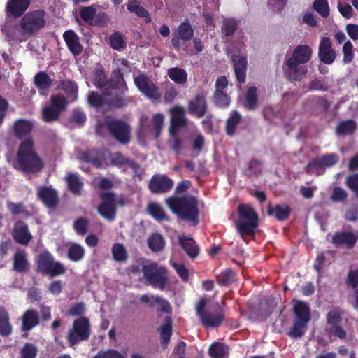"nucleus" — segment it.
<instances>
[{
	"mask_svg": "<svg viewBox=\"0 0 358 358\" xmlns=\"http://www.w3.org/2000/svg\"><path fill=\"white\" fill-rule=\"evenodd\" d=\"M164 122V116L162 113L155 114L151 120L147 115H142L140 117L139 128L137 131L138 137L151 136L157 138L161 135Z\"/></svg>",
	"mask_w": 358,
	"mask_h": 358,
	"instance_id": "obj_9",
	"label": "nucleus"
},
{
	"mask_svg": "<svg viewBox=\"0 0 358 358\" xmlns=\"http://www.w3.org/2000/svg\"><path fill=\"white\" fill-rule=\"evenodd\" d=\"M238 22L234 19H225L222 24V31L225 36H233L238 29Z\"/></svg>",
	"mask_w": 358,
	"mask_h": 358,
	"instance_id": "obj_60",
	"label": "nucleus"
},
{
	"mask_svg": "<svg viewBox=\"0 0 358 358\" xmlns=\"http://www.w3.org/2000/svg\"><path fill=\"white\" fill-rule=\"evenodd\" d=\"M178 243L186 254L192 259L196 258L199 254V247L191 237L180 236Z\"/></svg>",
	"mask_w": 358,
	"mask_h": 358,
	"instance_id": "obj_30",
	"label": "nucleus"
},
{
	"mask_svg": "<svg viewBox=\"0 0 358 358\" xmlns=\"http://www.w3.org/2000/svg\"><path fill=\"white\" fill-rule=\"evenodd\" d=\"M36 271L52 277L66 273L65 266L59 261H55L53 255L45 250L41 252L36 259Z\"/></svg>",
	"mask_w": 358,
	"mask_h": 358,
	"instance_id": "obj_7",
	"label": "nucleus"
},
{
	"mask_svg": "<svg viewBox=\"0 0 358 358\" xmlns=\"http://www.w3.org/2000/svg\"><path fill=\"white\" fill-rule=\"evenodd\" d=\"M348 198L347 192L343 188L336 186L333 188L330 195V200L335 203L345 202Z\"/></svg>",
	"mask_w": 358,
	"mask_h": 358,
	"instance_id": "obj_63",
	"label": "nucleus"
},
{
	"mask_svg": "<svg viewBox=\"0 0 358 358\" xmlns=\"http://www.w3.org/2000/svg\"><path fill=\"white\" fill-rule=\"evenodd\" d=\"M115 196L113 192L102 193L100 195L101 203L97 207L99 214L109 221L115 219L117 213Z\"/></svg>",
	"mask_w": 358,
	"mask_h": 358,
	"instance_id": "obj_14",
	"label": "nucleus"
},
{
	"mask_svg": "<svg viewBox=\"0 0 358 358\" xmlns=\"http://www.w3.org/2000/svg\"><path fill=\"white\" fill-rule=\"evenodd\" d=\"M358 240V231H336L331 238V243L336 246L345 245L348 249L355 247Z\"/></svg>",
	"mask_w": 358,
	"mask_h": 358,
	"instance_id": "obj_18",
	"label": "nucleus"
},
{
	"mask_svg": "<svg viewBox=\"0 0 358 358\" xmlns=\"http://www.w3.org/2000/svg\"><path fill=\"white\" fill-rule=\"evenodd\" d=\"M12 236L17 243L23 245H27L33 238L28 225L22 220H18L15 223Z\"/></svg>",
	"mask_w": 358,
	"mask_h": 358,
	"instance_id": "obj_19",
	"label": "nucleus"
},
{
	"mask_svg": "<svg viewBox=\"0 0 358 358\" xmlns=\"http://www.w3.org/2000/svg\"><path fill=\"white\" fill-rule=\"evenodd\" d=\"M342 310L339 308L331 309L326 315L327 323L329 327L341 324L342 321Z\"/></svg>",
	"mask_w": 358,
	"mask_h": 358,
	"instance_id": "obj_54",
	"label": "nucleus"
},
{
	"mask_svg": "<svg viewBox=\"0 0 358 358\" xmlns=\"http://www.w3.org/2000/svg\"><path fill=\"white\" fill-rule=\"evenodd\" d=\"M38 199L50 208H55L59 203L57 191L52 186H41L38 190Z\"/></svg>",
	"mask_w": 358,
	"mask_h": 358,
	"instance_id": "obj_21",
	"label": "nucleus"
},
{
	"mask_svg": "<svg viewBox=\"0 0 358 358\" xmlns=\"http://www.w3.org/2000/svg\"><path fill=\"white\" fill-rule=\"evenodd\" d=\"M188 110L199 118L205 115L207 111V102L206 95L203 92L196 94L195 97L189 102Z\"/></svg>",
	"mask_w": 358,
	"mask_h": 358,
	"instance_id": "obj_22",
	"label": "nucleus"
},
{
	"mask_svg": "<svg viewBox=\"0 0 358 358\" xmlns=\"http://www.w3.org/2000/svg\"><path fill=\"white\" fill-rule=\"evenodd\" d=\"M110 45L115 50L120 51L126 47V42L124 40L122 34L119 31H115L110 36Z\"/></svg>",
	"mask_w": 358,
	"mask_h": 358,
	"instance_id": "obj_58",
	"label": "nucleus"
},
{
	"mask_svg": "<svg viewBox=\"0 0 358 358\" xmlns=\"http://www.w3.org/2000/svg\"><path fill=\"white\" fill-rule=\"evenodd\" d=\"M127 10L135 13L139 17H143L146 23L151 22V17L148 11L139 4L136 0H129Z\"/></svg>",
	"mask_w": 358,
	"mask_h": 358,
	"instance_id": "obj_36",
	"label": "nucleus"
},
{
	"mask_svg": "<svg viewBox=\"0 0 358 358\" xmlns=\"http://www.w3.org/2000/svg\"><path fill=\"white\" fill-rule=\"evenodd\" d=\"M33 126L30 121L20 119L14 124V131L18 138H22L27 136L32 130Z\"/></svg>",
	"mask_w": 358,
	"mask_h": 358,
	"instance_id": "obj_37",
	"label": "nucleus"
},
{
	"mask_svg": "<svg viewBox=\"0 0 358 358\" xmlns=\"http://www.w3.org/2000/svg\"><path fill=\"white\" fill-rule=\"evenodd\" d=\"M243 106L248 110H254L258 105L257 89L255 86L250 87L245 93Z\"/></svg>",
	"mask_w": 358,
	"mask_h": 358,
	"instance_id": "obj_35",
	"label": "nucleus"
},
{
	"mask_svg": "<svg viewBox=\"0 0 358 358\" xmlns=\"http://www.w3.org/2000/svg\"><path fill=\"white\" fill-rule=\"evenodd\" d=\"M92 83L96 87L99 89L103 88L108 85L109 80L102 67L94 70Z\"/></svg>",
	"mask_w": 358,
	"mask_h": 358,
	"instance_id": "obj_48",
	"label": "nucleus"
},
{
	"mask_svg": "<svg viewBox=\"0 0 358 358\" xmlns=\"http://www.w3.org/2000/svg\"><path fill=\"white\" fill-rule=\"evenodd\" d=\"M201 324L206 328H216L220 326L224 319L223 310H220L216 313L210 311L203 313L200 317Z\"/></svg>",
	"mask_w": 358,
	"mask_h": 358,
	"instance_id": "obj_25",
	"label": "nucleus"
},
{
	"mask_svg": "<svg viewBox=\"0 0 358 358\" xmlns=\"http://www.w3.org/2000/svg\"><path fill=\"white\" fill-rule=\"evenodd\" d=\"M307 323L294 320L293 326L287 332V335L294 339L302 337L306 331Z\"/></svg>",
	"mask_w": 358,
	"mask_h": 358,
	"instance_id": "obj_53",
	"label": "nucleus"
},
{
	"mask_svg": "<svg viewBox=\"0 0 358 358\" xmlns=\"http://www.w3.org/2000/svg\"><path fill=\"white\" fill-rule=\"evenodd\" d=\"M85 255L84 248L77 243H73L69 248L67 257L69 259L73 262L80 261Z\"/></svg>",
	"mask_w": 358,
	"mask_h": 358,
	"instance_id": "obj_52",
	"label": "nucleus"
},
{
	"mask_svg": "<svg viewBox=\"0 0 358 358\" xmlns=\"http://www.w3.org/2000/svg\"><path fill=\"white\" fill-rule=\"evenodd\" d=\"M293 311L296 321L308 323L310 320V309L308 304L303 301L294 299Z\"/></svg>",
	"mask_w": 358,
	"mask_h": 358,
	"instance_id": "obj_28",
	"label": "nucleus"
},
{
	"mask_svg": "<svg viewBox=\"0 0 358 358\" xmlns=\"http://www.w3.org/2000/svg\"><path fill=\"white\" fill-rule=\"evenodd\" d=\"M44 166L43 162L34 150L31 140L23 141L17 152L15 169L27 173H36L41 171Z\"/></svg>",
	"mask_w": 358,
	"mask_h": 358,
	"instance_id": "obj_3",
	"label": "nucleus"
},
{
	"mask_svg": "<svg viewBox=\"0 0 358 358\" xmlns=\"http://www.w3.org/2000/svg\"><path fill=\"white\" fill-rule=\"evenodd\" d=\"M313 8L322 17L327 18L329 15V6L327 0H315Z\"/></svg>",
	"mask_w": 358,
	"mask_h": 358,
	"instance_id": "obj_59",
	"label": "nucleus"
},
{
	"mask_svg": "<svg viewBox=\"0 0 358 358\" xmlns=\"http://www.w3.org/2000/svg\"><path fill=\"white\" fill-rule=\"evenodd\" d=\"M87 101L91 106L96 108L107 106L106 94H99L95 92H90L87 96Z\"/></svg>",
	"mask_w": 358,
	"mask_h": 358,
	"instance_id": "obj_49",
	"label": "nucleus"
},
{
	"mask_svg": "<svg viewBox=\"0 0 358 358\" xmlns=\"http://www.w3.org/2000/svg\"><path fill=\"white\" fill-rule=\"evenodd\" d=\"M13 327L10 321V315L6 308L0 304V335L7 337L12 334Z\"/></svg>",
	"mask_w": 358,
	"mask_h": 358,
	"instance_id": "obj_34",
	"label": "nucleus"
},
{
	"mask_svg": "<svg viewBox=\"0 0 358 358\" xmlns=\"http://www.w3.org/2000/svg\"><path fill=\"white\" fill-rule=\"evenodd\" d=\"M105 127L110 136L122 145H127L131 139V127L124 120L106 117Z\"/></svg>",
	"mask_w": 358,
	"mask_h": 358,
	"instance_id": "obj_6",
	"label": "nucleus"
},
{
	"mask_svg": "<svg viewBox=\"0 0 358 358\" xmlns=\"http://www.w3.org/2000/svg\"><path fill=\"white\" fill-rule=\"evenodd\" d=\"M172 320L170 317L165 318L164 324L159 327L161 343L166 345L172 335Z\"/></svg>",
	"mask_w": 358,
	"mask_h": 358,
	"instance_id": "obj_47",
	"label": "nucleus"
},
{
	"mask_svg": "<svg viewBox=\"0 0 358 358\" xmlns=\"http://www.w3.org/2000/svg\"><path fill=\"white\" fill-rule=\"evenodd\" d=\"M65 180L71 192L74 194H80L83 184L77 174L70 173L66 176Z\"/></svg>",
	"mask_w": 358,
	"mask_h": 358,
	"instance_id": "obj_39",
	"label": "nucleus"
},
{
	"mask_svg": "<svg viewBox=\"0 0 358 358\" xmlns=\"http://www.w3.org/2000/svg\"><path fill=\"white\" fill-rule=\"evenodd\" d=\"M111 251L113 257L116 262H124L128 258L127 252L122 243H114Z\"/></svg>",
	"mask_w": 358,
	"mask_h": 358,
	"instance_id": "obj_55",
	"label": "nucleus"
},
{
	"mask_svg": "<svg viewBox=\"0 0 358 358\" xmlns=\"http://www.w3.org/2000/svg\"><path fill=\"white\" fill-rule=\"evenodd\" d=\"M30 5V0H8L6 4V13L14 17H21Z\"/></svg>",
	"mask_w": 358,
	"mask_h": 358,
	"instance_id": "obj_24",
	"label": "nucleus"
},
{
	"mask_svg": "<svg viewBox=\"0 0 358 358\" xmlns=\"http://www.w3.org/2000/svg\"><path fill=\"white\" fill-rule=\"evenodd\" d=\"M262 171V162L257 159H252L248 164V169L246 170L245 174L248 177L257 176Z\"/></svg>",
	"mask_w": 358,
	"mask_h": 358,
	"instance_id": "obj_62",
	"label": "nucleus"
},
{
	"mask_svg": "<svg viewBox=\"0 0 358 358\" xmlns=\"http://www.w3.org/2000/svg\"><path fill=\"white\" fill-rule=\"evenodd\" d=\"M148 213L158 222L168 221L169 217L162 207L157 203H150L148 206Z\"/></svg>",
	"mask_w": 358,
	"mask_h": 358,
	"instance_id": "obj_46",
	"label": "nucleus"
},
{
	"mask_svg": "<svg viewBox=\"0 0 358 358\" xmlns=\"http://www.w3.org/2000/svg\"><path fill=\"white\" fill-rule=\"evenodd\" d=\"M128 102L124 94L120 93V94H117L108 99H107V106L110 108L118 109L126 106Z\"/></svg>",
	"mask_w": 358,
	"mask_h": 358,
	"instance_id": "obj_56",
	"label": "nucleus"
},
{
	"mask_svg": "<svg viewBox=\"0 0 358 358\" xmlns=\"http://www.w3.org/2000/svg\"><path fill=\"white\" fill-rule=\"evenodd\" d=\"M168 76L171 80L177 84L183 85L187 80V73L185 70L179 67H172L168 70Z\"/></svg>",
	"mask_w": 358,
	"mask_h": 358,
	"instance_id": "obj_45",
	"label": "nucleus"
},
{
	"mask_svg": "<svg viewBox=\"0 0 358 358\" xmlns=\"http://www.w3.org/2000/svg\"><path fill=\"white\" fill-rule=\"evenodd\" d=\"M336 51L332 48L329 38L322 37L319 45L318 57L325 64H331L336 59Z\"/></svg>",
	"mask_w": 358,
	"mask_h": 358,
	"instance_id": "obj_20",
	"label": "nucleus"
},
{
	"mask_svg": "<svg viewBox=\"0 0 358 358\" xmlns=\"http://www.w3.org/2000/svg\"><path fill=\"white\" fill-rule=\"evenodd\" d=\"M64 40L74 56H78L83 52V47L80 43L79 37L73 30L66 31L63 34Z\"/></svg>",
	"mask_w": 358,
	"mask_h": 358,
	"instance_id": "obj_26",
	"label": "nucleus"
},
{
	"mask_svg": "<svg viewBox=\"0 0 358 358\" xmlns=\"http://www.w3.org/2000/svg\"><path fill=\"white\" fill-rule=\"evenodd\" d=\"M166 203L181 220L191 222L193 226L199 224V201L196 197L192 195L172 196L166 199Z\"/></svg>",
	"mask_w": 358,
	"mask_h": 358,
	"instance_id": "obj_2",
	"label": "nucleus"
},
{
	"mask_svg": "<svg viewBox=\"0 0 358 358\" xmlns=\"http://www.w3.org/2000/svg\"><path fill=\"white\" fill-rule=\"evenodd\" d=\"M194 34V29L189 22L185 21L180 23L172 34L171 44L173 48L179 50L181 48L180 41L184 42L190 41Z\"/></svg>",
	"mask_w": 358,
	"mask_h": 358,
	"instance_id": "obj_16",
	"label": "nucleus"
},
{
	"mask_svg": "<svg viewBox=\"0 0 358 358\" xmlns=\"http://www.w3.org/2000/svg\"><path fill=\"white\" fill-rule=\"evenodd\" d=\"M96 13V8L94 5L83 6L79 9V17L87 25L92 26Z\"/></svg>",
	"mask_w": 358,
	"mask_h": 358,
	"instance_id": "obj_44",
	"label": "nucleus"
},
{
	"mask_svg": "<svg viewBox=\"0 0 358 358\" xmlns=\"http://www.w3.org/2000/svg\"><path fill=\"white\" fill-rule=\"evenodd\" d=\"M173 180L164 174H155L150 179L148 189L155 194L169 192L173 187Z\"/></svg>",
	"mask_w": 358,
	"mask_h": 358,
	"instance_id": "obj_15",
	"label": "nucleus"
},
{
	"mask_svg": "<svg viewBox=\"0 0 358 358\" xmlns=\"http://www.w3.org/2000/svg\"><path fill=\"white\" fill-rule=\"evenodd\" d=\"M171 123L174 127H183L186 126V120L185 117V110L182 107L176 106L171 110Z\"/></svg>",
	"mask_w": 358,
	"mask_h": 358,
	"instance_id": "obj_38",
	"label": "nucleus"
},
{
	"mask_svg": "<svg viewBox=\"0 0 358 358\" xmlns=\"http://www.w3.org/2000/svg\"><path fill=\"white\" fill-rule=\"evenodd\" d=\"M229 348L226 344L221 342L212 343L208 350V354L211 358H224L228 353Z\"/></svg>",
	"mask_w": 358,
	"mask_h": 358,
	"instance_id": "obj_43",
	"label": "nucleus"
},
{
	"mask_svg": "<svg viewBox=\"0 0 358 358\" xmlns=\"http://www.w3.org/2000/svg\"><path fill=\"white\" fill-rule=\"evenodd\" d=\"M357 128L356 122L352 120L340 122L336 127V133L338 136H345L353 134Z\"/></svg>",
	"mask_w": 358,
	"mask_h": 358,
	"instance_id": "obj_41",
	"label": "nucleus"
},
{
	"mask_svg": "<svg viewBox=\"0 0 358 358\" xmlns=\"http://www.w3.org/2000/svg\"><path fill=\"white\" fill-rule=\"evenodd\" d=\"M67 105V101L63 96H52L50 104L44 107L42 110L43 120L45 122H52L59 120L62 113L66 110Z\"/></svg>",
	"mask_w": 358,
	"mask_h": 358,
	"instance_id": "obj_11",
	"label": "nucleus"
},
{
	"mask_svg": "<svg viewBox=\"0 0 358 358\" xmlns=\"http://www.w3.org/2000/svg\"><path fill=\"white\" fill-rule=\"evenodd\" d=\"M108 85L113 90H117L120 93L124 94L127 91V86L124 78V75L120 69L113 70Z\"/></svg>",
	"mask_w": 358,
	"mask_h": 358,
	"instance_id": "obj_29",
	"label": "nucleus"
},
{
	"mask_svg": "<svg viewBox=\"0 0 358 358\" xmlns=\"http://www.w3.org/2000/svg\"><path fill=\"white\" fill-rule=\"evenodd\" d=\"M338 160L339 157L336 153L324 154L310 161L306 167V172L309 173L311 170L315 169L332 167L338 162Z\"/></svg>",
	"mask_w": 358,
	"mask_h": 358,
	"instance_id": "obj_17",
	"label": "nucleus"
},
{
	"mask_svg": "<svg viewBox=\"0 0 358 358\" xmlns=\"http://www.w3.org/2000/svg\"><path fill=\"white\" fill-rule=\"evenodd\" d=\"M91 335V324L90 320L86 317H80L74 320L72 327L66 334L69 345L75 348L83 341H87Z\"/></svg>",
	"mask_w": 358,
	"mask_h": 358,
	"instance_id": "obj_8",
	"label": "nucleus"
},
{
	"mask_svg": "<svg viewBox=\"0 0 358 358\" xmlns=\"http://www.w3.org/2000/svg\"><path fill=\"white\" fill-rule=\"evenodd\" d=\"M140 301L143 303L148 304L150 307H153L157 304L159 305L158 311L162 313H171L172 311L171 306L169 301L158 295L145 294L141 296Z\"/></svg>",
	"mask_w": 358,
	"mask_h": 358,
	"instance_id": "obj_23",
	"label": "nucleus"
},
{
	"mask_svg": "<svg viewBox=\"0 0 358 358\" xmlns=\"http://www.w3.org/2000/svg\"><path fill=\"white\" fill-rule=\"evenodd\" d=\"M34 84L38 89H48L52 85V80L45 71H40L34 76Z\"/></svg>",
	"mask_w": 358,
	"mask_h": 358,
	"instance_id": "obj_51",
	"label": "nucleus"
},
{
	"mask_svg": "<svg viewBox=\"0 0 358 358\" xmlns=\"http://www.w3.org/2000/svg\"><path fill=\"white\" fill-rule=\"evenodd\" d=\"M134 82L139 91L153 102L159 101L162 98L159 87L145 74L134 77Z\"/></svg>",
	"mask_w": 358,
	"mask_h": 358,
	"instance_id": "obj_12",
	"label": "nucleus"
},
{
	"mask_svg": "<svg viewBox=\"0 0 358 358\" xmlns=\"http://www.w3.org/2000/svg\"><path fill=\"white\" fill-rule=\"evenodd\" d=\"M36 346L31 343H26L21 349V358H36L37 355Z\"/></svg>",
	"mask_w": 358,
	"mask_h": 358,
	"instance_id": "obj_64",
	"label": "nucleus"
},
{
	"mask_svg": "<svg viewBox=\"0 0 358 358\" xmlns=\"http://www.w3.org/2000/svg\"><path fill=\"white\" fill-rule=\"evenodd\" d=\"M40 317L37 311L33 309L26 310L22 316V329L29 331L39 324Z\"/></svg>",
	"mask_w": 358,
	"mask_h": 358,
	"instance_id": "obj_31",
	"label": "nucleus"
},
{
	"mask_svg": "<svg viewBox=\"0 0 358 358\" xmlns=\"http://www.w3.org/2000/svg\"><path fill=\"white\" fill-rule=\"evenodd\" d=\"M232 62L237 81L240 83L245 82L247 71V58L239 55H232Z\"/></svg>",
	"mask_w": 358,
	"mask_h": 358,
	"instance_id": "obj_27",
	"label": "nucleus"
},
{
	"mask_svg": "<svg viewBox=\"0 0 358 358\" xmlns=\"http://www.w3.org/2000/svg\"><path fill=\"white\" fill-rule=\"evenodd\" d=\"M292 209L288 205L276 204L272 206L271 204L267 208V215L274 216L278 221H285L287 220L291 214Z\"/></svg>",
	"mask_w": 358,
	"mask_h": 358,
	"instance_id": "obj_33",
	"label": "nucleus"
},
{
	"mask_svg": "<svg viewBox=\"0 0 358 358\" xmlns=\"http://www.w3.org/2000/svg\"><path fill=\"white\" fill-rule=\"evenodd\" d=\"M45 25V12L36 10L28 12L22 16L20 22L22 32L25 35L31 36L37 33Z\"/></svg>",
	"mask_w": 358,
	"mask_h": 358,
	"instance_id": "obj_10",
	"label": "nucleus"
},
{
	"mask_svg": "<svg viewBox=\"0 0 358 358\" xmlns=\"http://www.w3.org/2000/svg\"><path fill=\"white\" fill-rule=\"evenodd\" d=\"M213 100L216 106L222 108H227L230 103V98L223 91L215 90Z\"/></svg>",
	"mask_w": 358,
	"mask_h": 358,
	"instance_id": "obj_61",
	"label": "nucleus"
},
{
	"mask_svg": "<svg viewBox=\"0 0 358 358\" xmlns=\"http://www.w3.org/2000/svg\"><path fill=\"white\" fill-rule=\"evenodd\" d=\"M29 262L24 251H17L13 259V269L17 273H27L29 269Z\"/></svg>",
	"mask_w": 358,
	"mask_h": 358,
	"instance_id": "obj_32",
	"label": "nucleus"
},
{
	"mask_svg": "<svg viewBox=\"0 0 358 358\" xmlns=\"http://www.w3.org/2000/svg\"><path fill=\"white\" fill-rule=\"evenodd\" d=\"M148 245L153 252H161L165 246L164 238L159 233L152 234L148 238Z\"/></svg>",
	"mask_w": 358,
	"mask_h": 358,
	"instance_id": "obj_40",
	"label": "nucleus"
},
{
	"mask_svg": "<svg viewBox=\"0 0 358 358\" xmlns=\"http://www.w3.org/2000/svg\"><path fill=\"white\" fill-rule=\"evenodd\" d=\"M259 217L254 208L246 204L238 207V220L236 227L241 236H252L259 225Z\"/></svg>",
	"mask_w": 358,
	"mask_h": 358,
	"instance_id": "obj_4",
	"label": "nucleus"
},
{
	"mask_svg": "<svg viewBox=\"0 0 358 358\" xmlns=\"http://www.w3.org/2000/svg\"><path fill=\"white\" fill-rule=\"evenodd\" d=\"M312 48L307 45H299L293 50L292 55L285 62L284 74L289 81H300L308 73V69L304 64L311 59Z\"/></svg>",
	"mask_w": 358,
	"mask_h": 358,
	"instance_id": "obj_1",
	"label": "nucleus"
},
{
	"mask_svg": "<svg viewBox=\"0 0 358 358\" xmlns=\"http://www.w3.org/2000/svg\"><path fill=\"white\" fill-rule=\"evenodd\" d=\"M134 82L139 91L153 102L159 101L162 98L159 87L145 74L134 77Z\"/></svg>",
	"mask_w": 358,
	"mask_h": 358,
	"instance_id": "obj_13",
	"label": "nucleus"
},
{
	"mask_svg": "<svg viewBox=\"0 0 358 358\" xmlns=\"http://www.w3.org/2000/svg\"><path fill=\"white\" fill-rule=\"evenodd\" d=\"M143 277L147 283L154 288L163 291L169 283L168 270L157 262H151L142 267Z\"/></svg>",
	"mask_w": 358,
	"mask_h": 358,
	"instance_id": "obj_5",
	"label": "nucleus"
},
{
	"mask_svg": "<svg viewBox=\"0 0 358 358\" xmlns=\"http://www.w3.org/2000/svg\"><path fill=\"white\" fill-rule=\"evenodd\" d=\"M241 116L236 110H233L230 116L227 119L225 131L227 135L233 136L235 134L236 127L240 123Z\"/></svg>",
	"mask_w": 358,
	"mask_h": 358,
	"instance_id": "obj_42",
	"label": "nucleus"
},
{
	"mask_svg": "<svg viewBox=\"0 0 358 358\" xmlns=\"http://www.w3.org/2000/svg\"><path fill=\"white\" fill-rule=\"evenodd\" d=\"M346 284L355 289L354 297L356 306L358 307V269L350 270L348 272Z\"/></svg>",
	"mask_w": 358,
	"mask_h": 358,
	"instance_id": "obj_50",
	"label": "nucleus"
},
{
	"mask_svg": "<svg viewBox=\"0 0 358 358\" xmlns=\"http://www.w3.org/2000/svg\"><path fill=\"white\" fill-rule=\"evenodd\" d=\"M235 278L236 273L232 269H227L217 275V280L220 285L227 286L234 282Z\"/></svg>",
	"mask_w": 358,
	"mask_h": 358,
	"instance_id": "obj_57",
	"label": "nucleus"
}]
</instances>
